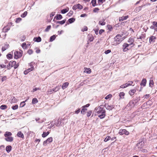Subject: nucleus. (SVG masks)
Wrapping results in <instances>:
<instances>
[{"label":"nucleus","instance_id":"f257e3e1","mask_svg":"<svg viewBox=\"0 0 157 157\" xmlns=\"http://www.w3.org/2000/svg\"><path fill=\"white\" fill-rule=\"evenodd\" d=\"M122 35H117L114 38V41L113 45H116L119 44L123 40Z\"/></svg>","mask_w":157,"mask_h":157},{"label":"nucleus","instance_id":"f03ea898","mask_svg":"<svg viewBox=\"0 0 157 157\" xmlns=\"http://www.w3.org/2000/svg\"><path fill=\"white\" fill-rule=\"evenodd\" d=\"M105 110L102 108L100 107L99 110L98 111L97 113L99 114L98 117L101 119L104 118L105 116Z\"/></svg>","mask_w":157,"mask_h":157},{"label":"nucleus","instance_id":"7ed1b4c3","mask_svg":"<svg viewBox=\"0 0 157 157\" xmlns=\"http://www.w3.org/2000/svg\"><path fill=\"white\" fill-rule=\"evenodd\" d=\"M9 65L10 66V67H14L15 69L17 68L19 66L18 64H16V62L15 61L10 62L9 63Z\"/></svg>","mask_w":157,"mask_h":157},{"label":"nucleus","instance_id":"20e7f679","mask_svg":"<svg viewBox=\"0 0 157 157\" xmlns=\"http://www.w3.org/2000/svg\"><path fill=\"white\" fill-rule=\"evenodd\" d=\"M22 55V54L20 52L15 51L14 52V57L15 59H17L21 57Z\"/></svg>","mask_w":157,"mask_h":157},{"label":"nucleus","instance_id":"39448f33","mask_svg":"<svg viewBox=\"0 0 157 157\" xmlns=\"http://www.w3.org/2000/svg\"><path fill=\"white\" fill-rule=\"evenodd\" d=\"M119 134L120 135H123L124 134H125L126 135H128L129 133V132L127 131L126 129H120V130Z\"/></svg>","mask_w":157,"mask_h":157},{"label":"nucleus","instance_id":"423d86ee","mask_svg":"<svg viewBox=\"0 0 157 157\" xmlns=\"http://www.w3.org/2000/svg\"><path fill=\"white\" fill-rule=\"evenodd\" d=\"M59 89V88L58 86H56L55 88L53 89H50L48 90L47 92L48 94H51L53 93L54 92H56Z\"/></svg>","mask_w":157,"mask_h":157},{"label":"nucleus","instance_id":"0eeeda50","mask_svg":"<svg viewBox=\"0 0 157 157\" xmlns=\"http://www.w3.org/2000/svg\"><path fill=\"white\" fill-rule=\"evenodd\" d=\"M53 139L52 137H50L48 138L46 140L44 141L43 142V145L46 146L47 143H50L52 141Z\"/></svg>","mask_w":157,"mask_h":157},{"label":"nucleus","instance_id":"6e6552de","mask_svg":"<svg viewBox=\"0 0 157 157\" xmlns=\"http://www.w3.org/2000/svg\"><path fill=\"white\" fill-rule=\"evenodd\" d=\"M83 7L80 4H78L76 5H75L73 7V9L74 10H75L77 9H78L81 10L82 9Z\"/></svg>","mask_w":157,"mask_h":157},{"label":"nucleus","instance_id":"1a4fd4ad","mask_svg":"<svg viewBox=\"0 0 157 157\" xmlns=\"http://www.w3.org/2000/svg\"><path fill=\"white\" fill-rule=\"evenodd\" d=\"M144 145V142L143 141H141L137 144L136 147L138 149H140L143 147Z\"/></svg>","mask_w":157,"mask_h":157},{"label":"nucleus","instance_id":"9d476101","mask_svg":"<svg viewBox=\"0 0 157 157\" xmlns=\"http://www.w3.org/2000/svg\"><path fill=\"white\" fill-rule=\"evenodd\" d=\"M145 37V34H142L140 32H138L137 35V37L138 39H142L144 38Z\"/></svg>","mask_w":157,"mask_h":157},{"label":"nucleus","instance_id":"9b49d317","mask_svg":"<svg viewBox=\"0 0 157 157\" xmlns=\"http://www.w3.org/2000/svg\"><path fill=\"white\" fill-rule=\"evenodd\" d=\"M129 44L126 43H124L123 45V51L124 52H126L128 50V47Z\"/></svg>","mask_w":157,"mask_h":157},{"label":"nucleus","instance_id":"f8f14e48","mask_svg":"<svg viewBox=\"0 0 157 157\" xmlns=\"http://www.w3.org/2000/svg\"><path fill=\"white\" fill-rule=\"evenodd\" d=\"M84 72L87 74H90L91 72V69L89 68L85 67L84 68Z\"/></svg>","mask_w":157,"mask_h":157},{"label":"nucleus","instance_id":"ddd939ff","mask_svg":"<svg viewBox=\"0 0 157 157\" xmlns=\"http://www.w3.org/2000/svg\"><path fill=\"white\" fill-rule=\"evenodd\" d=\"M33 69L34 67L33 66H32L30 68H29L27 70L25 71L24 72V74L25 75H26L29 72L33 70Z\"/></svg>","mask_w":157,"mask_h":157},{"label":"nucleus","instance_id":"4468645a","mask_svg":"<svg viewBox=\"0 0 157 157\" xmlns=\"http://www.w3.org/2000/svg\"><path fill=\"white\" fill-rule=\"evenodd\" d=\"M69 83L68 82H65L63 83L62 86V88L64 90L68 86Z\"/></svg>","mask_w":157,"mask_h":157},{"label":"nucleus","instance_id":"2eb2a0df","mask_svg":"<svg viewBox=\"0 0 157 157\" xmlns=\"http://www.w3.org/2000/svg\"><path fill=\"white\" fill-rule=\"evenodd\" d=\"M128 17V15L123 16L122 17L119 18V21H121L123 20H125L127 19Z\"/></svg>","mask_w":157,"mask_h":157},{"label":"nucleus","instance_id":"dca6fc26","mask_svg":"<svg viewBox=\"0 0 157 157\" xmlns=\"http://www.w3.org/2000/svg\"><path fill=\"white\" fill-rule=\"evenodd\" d=\"M136 88L130 90L129 92V94L131 96L134 95L136 92Z\"/></svg>","mask_w":157,"mask_h":157},{"label":"nucleus","instance_id":"f3484780","mask_svg":"<svg viewBox=\"0 0 157 157\" xmlns=\"http://www.w3.org/2000/svg\"><path fill=\"white\" fill-rule=\"evenodd\" d=\"M5 140L8 142H12L13 141V138L11 136H9L6 137L5 138Z\"/></svg>","mask_w":157,"mask_h":157},{"label":"nucleus","instance_id":"a211bd4d","mask_svg":"<svg viewBox=\"0 0 157 157\" xmlns=\"http://www.w3.org/2000/svg\"><path fill=\"white\" fill-rule=\"evenodd\" d=\"M12 147L11 146L8 145L6 147V151L9 153L11 150Z\"/></svg>","mask_w":157,"mask_h":157},{"label":"nucleus","instance_id":"6ab92c4d","mask_svg":"<svg viewBox=\"0 0 157 157\" xmlns=\"http://www.w3.org/2000/svg\"><path fill=\"white\" fill-rule=\"evenodd\" d=\"M105 20L103 19L99 21V24L101 25H104L105 24Z\"/></svg>","mask_w":157,"mask_h":157},{"label":"nucleus","instance_id":"aec40b11","mask_svg":"<svg viewBox=\"0 0 157 157\" xmlns=\"http://www.w3.org/2000/svg\"><path fill=\"white\" fill-rule=\"evenodd\" d=\"M146 83V79H144L141 81V82L140 83V85L141 86H145Z\"/></svg>","mask_w":157,"mask_h":157},{"label":"nucleus","instance_id":"412c9836","mask_svg":"<svg viewBox=\"0 0 157 157\" xmlns=\"http://www.w3.org/2000/svg\"><path fill=\"white\" fill-rule=\"evenodd\" d=\"M155 37L154 36H152L150 37L149 42L150 43L154 42L155 41Z\"/></svg>","mask_w":157,"mask_h":157},{"label":"nucleus","instance_id":"4be33fe9","mask_svg":"<svg viewBox=\"0 0 157 157\" xmlns=\"http://www.w3.org/2000/svg\"><path fill=\"white\" fill-rule=\"evenodd\" d=\"M11 135L12 133L10 132H6L4 134V136L6 137L10 136Z\"/></svg>","mask_w":157,"mask_h":157},{"label":"nucleus","instance_id":"5701e85b","mask_svg":"<svg viewBox=\"0 0 157 157\" xmlns=\"http://www.w3.org/2000/svg\"><path fill=\"white\" fill-rule=\"evenodd\" d=\"M17 135L18 137L22 138H23L24 137L23 134L20 131L18 132Z\"/></svg>","mask_w":157,"mask_h":157},{"label":"nucleus","instance_id":"b1692460","mask_svg":"<svg viewBox=\"0 0 157 157\" xmlns=\"http://www.w3.org/2000/svg\"><path fill=\"white\" fill-rule=\"evenodd\" d=\"M69 8L67 7L66 9L62 10H61V13L63 14L65 13L68 12L69 11Z\"/></svg>","mask_w":157,"mask_h":157},{"label":"nucleus","instance_id":"393cba45","mask_svg":"<svg viewBox=\"0 0 157 157\" xmlns=\"http://www.w3.org/2000/svg\"><path fill=\"white\" fill-rule=\"evenodd\" d=\"M125 94L124 92H121L119 94V96L120 99H123L124 98V96Z\"/></svg>","mask_w":157,"mask_h":157},{"label":"nucleus","instance_id":"a878e982","mask_svg":"<svg viewBox=\"0 0 157 157\" xmlns=\"http://www.w3.org/2000/svg\"><path fill=\"white\" fill-rule=\"evenodd\" d=\"M134 40L132 38L129 39L128 40V42L129 43V45L132 44Z\"/></svg>","mask_w":157,"mask_h":157},{"label":"nucleus","instance_id":"bb28decb","mask_svg":"<svg viewBox=\"0 0 157 157\" xmlns=\"http://www.w3.org/2000/svg\"><path fill=\"white\" fill-rule=\"evenodd\" d=\"M34 40L35 41L37 42H40L41 41V38L40 37H38L37 38H34Z\"/></svg>","mask_w":157,"mask_h":157},{"label":"nucleus","instance_id":"cd10ccee","mask_svg":"<svg viewBox=\"0 0 157 157\" xmlns=\"http://www.w3.org/2000/svg\"><path fill=\"white\" fill-rule=\"evenodd\" d=\"M38 102V101L37 98H33L32 100V103L33 104L37 103Z\"/></svg>","mask_w":157,"mask_h":157},{"label":"nucleus","instance_id":"c85d7f7f","mask_svg":"<svg viewBox=\"0 0 157 157\" xmlns=\"http://www.w3.org/2000/svg\"><path fill=\"white\" fill-rule=\"evenodd\" d=\"M113 108V106L111 105H107L106 106V108L108 110H111Z\"/></svg>","mask_w":157,"mask_h":157},{"label":"nucleus","instance_id":"c756f323","mask_svg":"<svg viewBox=\"0 0 157 157\" xmlns=\"http://www.w3.org/2000/svg\"><path fill=\"white\" fill-rule=\"evenodd\" d=\"M127 86L132 85L133 86L134 85H133V82L132 81H129L127 83H126Z\"/></svg>","mask_w":157,"mask_h":157},{"label":"nucleus","instance_id":"7c9ffc66","mask_svg":"<svg viewBox=\"0 0 157 157\" xmlns=\"http://www.w3.org/2000/svg\"><path fill=\"white\" fill-rule=\"evenodd\" d=\"M150 28L151 29H154L155 31H157V28L154 26L153 24L151 26Z\"/></svg>","mask_w":157,"mask_h":157},{"label":"nucleus","instance_id":"2f4dec72","mask_svg":"<svg viewBox=\"0 0 157 157\" xmlns=\"http://www.w3.org/2000/svg\"><path fill=\"white\" fill-rule=\"evenodd\" d=\"M56 36L55 35H53V36H51L50 37V41L51 42H52L56 38Z\"/></svg>","mask_w":157,"mask_h":157},{"label":"nucleus","instance_id":"473e14b6","mask_svg":"<svg viewBox=\"0 0 157 157\" xmlns=\"http://www.w3.org/2000/svg\"><path fill=\"white\" fill-rule=\"evenodd\" d=\"M56 19L57 20H60L62 18V16L60 14H57V16L56 17Z\"/></svg>","mask_w":157,"mask_h":157},{"label":"nucleus","instance_id":"72a5a7b5","mask_svg":"<svg viewBox=\"0 0 157 157\" xmlns=\"http://www.w3.org/2000/svg\"><path fill=\"white\" fill-rule=\"evenodd\" d=\"M91 3L93 6H95L96 5V0H92L91 1Z\"/></svg>","mask_w":157,"mask_h":157},{"label":"nucleus","instance_id":"f704fd0d","mask_svg":"<svg viewBox=\"0 0 157 157\" xmlns=\"http://www.w3.org/2000/svg\"><path fill=\"white\" fill-rule=\"evenodd\" d=\"M75 20L74 18H72L69 19L68 20V22L70 23H71L75 21Z\"/></svg>","mask_w":157,"mask_h":157},{"label":"nucleus","instance_id":"c9c22d12","mask_svg":"<svg viewBox=\"0 0 157 157\" xmlns=\"http://www.w3.org/2000/svg\"><path fill=\"white\" fill-rule=\"evenodd\" d=\"M141 10V6H139L137 7L135 9V11L136 12H138L140 11Z\"/></svg>","mask_w":157,"mask_h":157},{"label":"nucleus","instance_id":"e433bc0d","mask_svg":"<svg viewBox=\"0 0 157 157\" xmlns=\"http://www.w3.org/2000/svg\"><path fill=\"white\" fill-rule=\"evenodd\" d=\"M87 109H82L81 111V113L83 114H85L86 111L87 110Z\"/></svg>","mask_w":157,"mask_h":157},{"label":"nucleus","instance_id":"4c0bfd02","mask_svg":"<svg viewBox=\"0 0 157 157\" xmlns=\"http://www.w3.org/2000/svg\"><path fill=\"white\" fill-rule=\"evenodd\" d=\"M27 12L25 11L23 14H22L21 15V17H25L26 16V15L27 14Z\"/></svg>","mask_w":157,"mask_h":157},{"label":"nucleus","instance_id":"58836bf2","mask_svg":"<svg viewBox=\"0 0 157 157\" xmlns=\"http://www.w3.org/2000/svg\"><path fill=\"white\" fill-rule=\"evenodd\" d=\"M25 105V101L21 102L20 104V107H23Z\"/></svg>","mask_w":157,"mask_h":157},{"label":"nucleus","instance_id":"ea45409f","mask_svg":"<svg viewBox=\"0 0 157 157\" xmlns=\"http://www.w3.org/2000/svg\"><path fill=\"white\" fill-rule=\"evenodd\" d=\"M12 102L13 103H16L17 102V99L14 97H13L12 99Z\"/></svg>","mask_w":157,"mask_h":157},{"label":"nucleus","instance_id":"a19ab883","mask_svg":"<svg viewBox=\"0 0 157 157\" xmlns=\"http://www.w3.org/2000/svg\"><path fill=\"white\" fill-rule=\"evenodd\" d=\"M111 137L109 136H107L106 137V138L104 139V141L106 142L108 140H110Z\"/></svg>","mask_w":157,"mask_h":157},{"label":"nucleus","instance_id":"79ce46f5","mask_svg":"<svg viewBox=\"0 0 157 157\" xmlns=\"http://www.w3.org/2000/svg\"><path fill=\"white\" fill-rule=\"evenodd\" d=\"M61 122L60 121L58 120L57 121V122L56 123V125L57 126H59L61 124Z\"/></svg>","mask_w":157,"mask_h":157},{"label":"nucleus","instance_id":"37998d69","mask_svg":"<svg viewBox=\"0 0 157 157\" xmlns=\"http://www.w3.org/2000/svg\"><path fill=\"white\" fill-rule=\"evenodd\" d=\"M127 85L126 83L123 84L120 86V87L121 88H124L127 87Z\"/></svg>","mask_w":157,"mask_h":157},{"label":"nucleus","instance_id":"c03bdc74","mask_svg":"<svg viewBox=\"0 0 157 157\" xmlns=\"http://www.w3.org/2000/svg\"><path fill=\"white\" fill-rule=\"evenodd\" d=\"M7 107L6 105H2L0 106V108L2 109H6Z\"/></svg>","mask_w":157,"mask_h":157},{"label":"nucleus","instance_id":"a18cd8bd","mask_svg":"<svg viewBox=\"0 0 157 157\" xmlns=\"http://www.w3.org/2000/svg\"><path fill=\"white\" fill-rule=\"evenodd\" d=\"M112 97V95L109 94L107 95L105 98L106 99H108L109 98H110Z\"/></svg>","mask_w":157,"mask_h":157},{"label":"nucleus","instance_id":"49530a36","mask_svg":"<svg viewBox=\"0 0 157 157\" xmlns=\"http://www.w3.org/2000/svg\"><path fill=\"white\" fill-rule=\"evenodd\" d=\"M154 82L152 80H150L149 82V86L151 87H152L153 85Z\"/></svg>","mask_w":157,"mask_h":157},{"label":"nucleus","instance_id":"de8ad7c7","mask_svg":"<svg viewBox=\"0 0 157 157\" xmlns=\"http://www.w3.org/2000/svg\"><path fill=\"white\" fill-rule=\"evenodd\" d=\"M51 28V26L50 25L48 26L45 29V31L48 32V31Z\"/></svg>","mask_w":157,"mask_h":157},{"label":"nucleus","instance_id":"09e8293b","mask_svg":"<svg viewBox=\"0 0 157 157\" xmlns=\"http://www.w3.org/2000/svg\"><path fill=\"white\" fill-rule=\"evenodd\" d=\"M18 108V106L17 105H15L13 106L12 107V109L13 110L16 109H17Z\"/></svg>","mask_w":157,"mask_h":157},{"label":"nucleus","instance_id":"8fccbe9b","mask_svg":"<svg viewBox=\"0 0 157 157\" xmlns=\"http://www.w3.org/2000/svg\"><path fill=\"white\" fill-rule=\"evenodd\" d=\"M65 22V21H64V20H63V21H57L56 22V23H59V24H64Z\"/></svg>","mask_w":157,"mask_h":157},{"label":"nucleus","instance_id":"3c124183","mask_svg":"<svg viewBox=\"0 0 157 157\" xmlns=\"http://www.w3.org/2000/svg\"><path fill=\"white\" fill-rule=\"evenodd\" d=\"M92 112L91 111H88L87 113V117L90 116L92 113Z\"/></svg>","mask_w":157,"mask_h":157},{"label":"nucleus","instance_id":"603ef678","mask_svg":"<svg viewBox=\"0 0 157 157\" xmlns=\"http://www.w3.org/2000/svg\"><path fill=\"white\" fill-rule=\"evenodd\" d=\"M7 58L9 59H10L12 57V55L11 54H8L7 55Z\"/></svg>","mask_w":157,"mask_h":157},{"label":"nucleus","instance_id":"864d4df0","mask_svg":"<svg viewBox=\"0 0 157 157\" xmlns=\"http://www.w3.org/2000/svg\"><path fill=\"white\" fill-rule=\"evenodd\" d=\"M6 79H7V77L6 76H3V77H2V82H3V81L6 80Z\"/></svg>","mask_w":157,"mask_h":157},{"label":"nucleus","instance_id":"5fc2aeb1","mask_svg":"<svg viewBox=\"0 0 157 157\" xmlns=\"http://www.w3.org/2000/svg\"><path fill=\"white\" fill-rule=\"evenodd\" d=\"M40 88H34V89H33V90H32V92H34L35 91H37V90H40Z\"/></svg>","mask_w":157,"mask_h":157},{"label":"nucleus","instance_id":"6e6d98bb","mask_svg":"<svg viewBox=\"0 0 157 157\" xmlns=\"http://www.w3.org/2000/svg\"><path fill=\"white\" fill-rule=\"evenodd\" d=\"M28 53L29 54L31 55L33 53V51L32 49H29L28 51Z\"/></svg>","mask_w":157,"mask_h":157},{"label":"nucleus","instance_id":"4d7b16f0","mask_svg":"<svg viewBox=\"0 0 157 157\" xmlns=\"http://www.w3.org/2000/svg\"><path fill=\"white\" fill-rule=\"evenodd\" d=\"M21 20V19L20 18H17L16 22L17 23H18Z\"/></svg>","mask_w":157,"mask_h":157},{"label":"nucleus","instance_id":"13d9d810","mask_svg":"<svg viewBox=\"0 0 157 157\" xmlns=\"http://www.w3.org/2000/svg\"><path fill=\"white\" fill-rule=\"evenodd\" d=\"M47 135L46 133V132H44L43 133L42 135V137H45Z\"/></svg>","mask_w":157,"mask_h":157},{"label":"nucleus","instance_id":"bf43d9fd","mask_svg":"<svg viewBox=\"0 0 157 157\" xmlns=\"http://www.w3.org/2000/svg\"><path fill=\"white\" fill-rule=\"evenodd\" d=\"M87 30V28L86 26L84 27L83 28L82 30V31H86Z\"/></svg>","mask_w":157,"mask_h":157},{"label":"nucleus","instance_id":"052dcab7","mask_svg":"<svg viewBox=\"0 0 157 157\" xmlns=\"http://www.w3.org/2000/svg\"><path fill=\"white\" fill-rule=\"evenodd\" d=\"M111 52V50H108L105 51V53L106 54H108V53H110Z\"/></svg>","mask_w":157,"mask_h":157},{"label":"nucleus","instance_id":"680f3d73","mask_svg":"<svg viewBox=\"0 0 157 157\" xmlns=\"http://www.w3.org/2000/svg\"><path fill=\"white\" fill-rule=\"evenodd\" d=\"M99 10V9L98 8H96L93 11L94 12H96Z\"/></svg>","mask_w":157,"mask_h":157},{"label":"nucleus","instance_id":"e2e57ef3","mask_svg":"<svg viewBox=\"0 0 157 157\" xmlns=\"http://www.w3.org/2000/svg\"><path fill=\"white\" fill-rule=\"evenodd\" d=\"M152 24L154 26H155L157 28V22H155L154 21L152 23Z\"/></svg>","mask_w":157,"mask_h":157},{"label":"nucleus","instance_id":"0e129e2a","mask_svg":"<svg viewBox=\"0 0 157 157\" xmlns=\"http://www.w3.org/2000/svg\"><path fill=\"white\" fill-rule=\"evenodd\" d=\"M104 32V30L103 29H101L100 30L99 32V34L100 35L103 33Z\"/></svg>","mask_w":157,"mask_h":157},{"label":"nucleus","instance_id":"69168bd1","mask_svg":"<svg viewBox=\"0 0 157 157\" xmlns=\"http://www.w3.org/2000/svg\"><path fill=\"white\" fill-rule=\"evenodd\" d=\"M105 1V0H98V2L99 3H100L101 4H102Z\"/></svg>","mask_w":157,"mask_h":157},{"label":"nucleus","instance_id":"338daca9","mask_svg":"<svg viewBox=\"0 0 157 157\" xmlns=\"http://www.w3.org/2000/svg\"><path fill=\"white\" fill-rule=\"evenodd\" d=\"M89 105H90V104H88L86 105L83 106H82V107L83 108H85V107H88L89 106Z\"/></svg>","mask_w":157,"mask_h":157},{"label":"nucleus","instance_id":"774afa93","mask_svg":"<svg viewBox=\"0 0 157 157\" xmlns=\"http://www.w3.org/2000/svg\"><path fill=\"white\" fill-rule=\"evenodd\" d=\"M63 32V30H61L60 31H58V34L60 35Z\"/></svg>","mask_w":157,"mask_h":157}]
</instances>
